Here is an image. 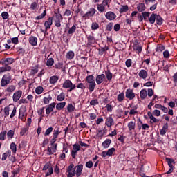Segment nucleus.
Wrapping results in <instances>:
<instances>
[{
	"label": "nucleus",
	"instance_id": "obj_1",
	"mask_svg": "<svg viewBox=\"0 0 177 177\" xmlns=\"http://www.w3.org/2000/svg\"><path fill=\"white\" fill-rule=\"evenodd\" d=\"M86 81L87 84H88V91L90 93H92L93 91H95V88L96 87V83L95 82V77L93 75H90L86 77Z\"/></svg>",
	"mask_w": 177,
	"mask_h": 177
},
{
	"label": "nucleus",
	"instance_id": "obj_2",
	"mask_svg": "<svg viewBox=\"0 0 177 177\" xmlns=\"http://www.w3.org/2000/svg\"><path fill=\"white\" fill-rule=\"evenodd\" d=\"M62 87L64 89H68V92H73V91H74L75 88H77V86L73 84V82H71V80L68 79L64 82Z\"/></svg>",
	"mask_w": 177,
	"mask_h": 177
},
{
	"label": "nucleus",
	"instance_id": "obj_3",
	"mask_svg": "<svg viewBox=\"0 0 177 177\" xmlns=\"http://www.w3.org/2000/svg\"><path fill=\"white\" fill-rule=\"evenodd\" d=\"M110 0H102V3L97 4V9L100 13H103L104 12H106V6H108V8H110Z\"/></svg>",
	"mask_w": 177,
	"mask_h": 177
},
{
	"label": "nucleus",
	"instance_id": "obj_4",
	"mask_svg": "<svg viewBox=\"0 0 177 177\" xmlns=\"http://www.w3.org/2000/svg\"><path fill=\"white\" fill-rule=\"evenodd\" d=\"M11 82L12 76L10 74H5L1 80V86H6V85H9Z\"/></svg>",
	"mask_w": 177,
	"mask_h": 177
},
{
	"label": "nucleus",
	"instance_id": "obj_5",
	"mask_svg": "<svg viewBox=\"0 0 177 177\" xmlns=\"http://www.w3.org/2000/svg\"><path fill=\"white\" fill-rule=\"evenodd\" d=\"M52 24H53V18H52V17H50L47 19V21L44 22L45 29H41V32H44V34H46V32H48V30H50Z\"/></svg>",
	"mask_w": 177,
	"mask_h": 177
},
{
	"label": "nucleus",
	"instance_id": "obj_6",
	"mask_svg": "<svg viewBox=\"0 0 177 177\" xmlns=\"http://www.w3.org/2000/svg\"><path fill=\"white\" fill-rule=\"evenodd\" d=\"M136 97V94H135V92H133V90L131 88H128L126 90L125 97L127 99H129V100H133V99H135Z\"/></svg>",
	"mask_w": 177,
	"mask_h": 177
},
{
	"label": "nucleus",
	"instance_id": "obj_7",
	"mask_svg": "<svg viewBox=\"0 0 177 177\" xmlns=\"http://www.w3.org/2000/svg\"><path fill=\"white\" fill-rule=\"evenodd\" d=\"M67 177H73L75 176V167H74V164H71L67 169Z\"/></svg>",
	"mask_w": 177,
	"mask_h": 177
},
{
	"label": "nucleus",
	"instance_id": "obj_8",
	"mask_svg": "<svg viewBox=\"0 0 177 177\" xmlns=\"http://www.w3.org/2000/svg\"><path fill=\"white\" fill-rule=\"evenodd\" d=\"M96 13V10L94 8H91L83 16V19H89L93 17Z\"/></svg>",
	"mask_w": 177,
	"mask_h": 177
},
{
	"label": "nucleus",
	"instance_id": "obj_9",
	"mask_svg": "<svg viewBox=\"0 0 177 177\" xmlns=\"http://www.w3.org/2000/svg\"><path fill=\"white\" fill-rule=\"evenodd\" d=\"M23 96V91L21 90H18L14 93L12 95V100L13 102H19L20 100V97Z\"/></svg>",
	"mask_w": 177,
	"mask_h": 177
},
{
	"label": "nucleus",
	"instance_id": "obj_10",
	"mask_svg": "<svg viewBox=\"0 0 177 177\" xmlns=\"http://www.w3.org/2000/svg\"><path fill=\"white\" fill-rule=\"evenodd\" d=\"M0 63L2 66H9L15 63V59L13 58L1 59L0 61Z\"/></svg>",
	"mask_w": 177,
	"mask_h": 177
},
{
	"label": "nucleus",
	"instance_id": "obj_11",
	"mask_svg": "<svg viewBox=\"0 0 177 177\" xmlns=\"http://www.w3.org/2000/svg\"><path fill=\"white\" fill-rule=\"evenodd\" d=\"M81 147L79 145L75 144L73 145V150L71 151V156L73 158H75L77 157V153L80 151Z\"/></svg>",
	"mask_w": 177,
	"mask_h": 177
},
{
	"label": "nucleus",
	"instance_id": "obj_12",
	"mask_svg": "<svg viewBox=\"0 0 177 177\" xmlns=\"http://www.w3.org/2000/svg\"><path fill=\"white\" fill-rule=\"evenodd\" d=\"M147 115L150 120V124H158V122H160V120L154 117V115H153L151 112H148Z\"/></svg>",
	"mask_w": 177,
	"mask_h": 177
},
{
	"label": "nucleus",
	"instance_id": "obj_13",
	"mask_svg": "<svg viewBox=\"0 0 177 177\" xmlns=\"http://www.w3.org/2000/svg\"><path fill=\"white\" fill-rule=\"evenodd\" d=\"M43 103L44 104H49L52 100V95L49 93H46L44 94Z\"/></svg>",
	"mask_w": 177,
	"mask_h": 177
},
{
	"label": "nucleus",
	"instance_id": "obj_14",
	"mask_svg": "<svg viewBox=\"0 0 177 177\" xmlns=\"http://www.w3.org/2000/svg\"><path fill=\"white\" fill-rule=\"evenodd\" d=\"M106 80V75L101 74L98 75L95 77V82L97 85H100Z\"/></svg>",
	"mask_w": 177,
	"mask_h": 177
},
{
	"label": "nucleus",
	"instance_id": "obj_15",
	"mask_svg": "<svg viewBox=\"0 0 177 177\" xmlns=\"http://www.w3.org/2000/svg\"><path fill=\"white\" fill-rule=\"evenodd\" d=\"M59 133H60L59 129L53 131V138L50 140L51 145H56L55 142H56V140H57V137L59 136Z\"/></svg>",
	"mask_w": 177,
	"mask_h": 177
},
{
	"label": "nucleus",
	"instance_id": "obj_16",
	"mask_svg": "<svg viewBox=\"0 0 177 177\" xmlns=\"http://www.w3.org/2000/svg\"><path fill=\"white\" fill-rule=\"evenodd\" d=\"M96 42L93 34L87 36V46H92Z\"/></svg>",
	"mask_w": 177,
	"mask_h": 177
},
{
	"label": "nucleus",
	"instance_id": "obj_17",
	"mask_svg": "<svg viewBox=\"0 0 177 177\" xmlns=\"http://www.w3.org/2000/svg\"><path fill=\"white\" fill-rule=\"evenodd\" d=\"M57 149V145H52L50 147H48L47 149V154H48L49 156H50L51 154H53V153H56V150Z\"/></svg>",
	"mask_w": 177,
	"mask_h": 177
},
{
	"label": "nucleus",
	"instance_id": "obj_18",
	"mask_svg": "<svg viewBox=\"0 0 177 177\" xmlns=\"http://www.w3.org/2000/svg\"><path fill=\"white\" fill-rule=\"evenodd\" d=\"M138 77H140L141 80H146V78L149 77V73H147V71L142 69L138 73Z\"/></svg>",
	"mask_w": 177,
	"mask_h": 177
},
{
	"label": "nucleus",
	"instance_id": "obj_19",
	"mask_svg": "<svg viewBox=\"0 0 177 177\" xmlns=\"http://www.w3.org/2000/svg\"><path fill=\"white\" fill-rule=\"evenodd\" d=\"M55 106H56V103L53 102L50 104L46 109V114H47V115H49V114H50V113L53 111V109H55Z\"/></svg>",
	"mask_w": 177,
	"mask_h": 177
},
{
	"label": "nucleus",
	"instance_id": "obj_20",
	"mask_svg": "<svg viewBox=\"0 0 177 177\" xmlns=\"http://www.w3.org/2000/svg\"><path fill=\"white\" fill-rule=\"evenodd\" d=\"M76 171H75V175L77 177L81 176L82 174V169H84V165H78L75 167Z\"/></svg>",
	"mask_w": 177,
	"mask_h": 177
},
{
	"label": "nucleus",
	"instance_id": "obj_21",
	"mask_svg": "<svg viewBox=\"0 0 177 177\" xmlns=\"http://www.w3.org/2000/svg\"><path fill=\"white\" fill-rule=\"evenodd\" d=\"M105 17L106 19H107V20H115V17H117V15H115V14L111 11L107 12L105 15Z\"/></svg>",
	"mask_w": 177,
	"mask_h": 177
},
{
	"label": "nucleus",
	"instance_id": "obj_22",
	"mask_svg": "<svg viewBox=\"0 0 177 177\" xmlns=\"http://www.w3.org/2000/svg\"><path fill=\"white\" fill-rule=\"evenodd\" d=\"M105 124L108 128H110L111 127H113L114 125V120L113 119V117L109 116L106 119Z\"/></svg>",
	"mask_w": 177,
	"mask_h": 177
},
{
	"label": "nucleus",
	"instance_id": "obj_23",
	"mask_svg": "<svg viewBox=\"0 0 177 177\" xmlns=\"http://www.w3.org/2000/svg\"><path fill=\"white\" fill-rule=\"evenodd\" d=\"M29 44H30L32 46H37L38 44V39L34 36H30L29 37Z\"/></svg>",
	"mask_w": 177,
	"mask_h": 177
},
{
	"label": "nucleus",
	"instance_id": "obj_24",
	"mask_svg": "<svg viewBox=\"0 0 177 177\" xmlns=\"http://www.w3.org/2000/svg\"><path fill=\"white\" fill-rule=\"evenodd\" d=\"M3 66L0 67V74L3 73H6L8 71H10L12 70V67L10 66L2 65Z\"/></svg>",
	"mask_w": 177,
	"mask_h": 177
},
{
	"label": "nucleus",
	"instance_id": "obj_25",
	"mask_svg": "<svg viewBox=\"0 0 177 177\" xmlns=\"http://www.w3.org/2000/svg\"><path fill=\"white\" fill-rule=\"evenodd\" d=\"M140 97L142 100H145L147 97V90L143 88L140 91Z\"/></svg>",
	"mask_w": 177,
	"mask_h": 177
},
{
	"label": "nucleus",
	"instance_id": "obj_26",
	"mask_svg": "<svg viewBox=\"0 0 177 177\" xmlns=\"http://www.w3.org/2000/svg\"><path fill=\"white\" fill-rule=\"evenodd\" d=\"M15 91H16V86L10 85L6 88L5 92H7V93H13Z\"/></svg>",
	"mask_w": 177,
	"mask_h": 177
},
{
	"label": "nucleus",
	"instance_id": "obj_27",
	"mask_svg": "<svg viewBox=\"0 0 177 177\" xmlns=\"http://www.w3.org/2000/svg\"><path fill=\"white\" fill-rule=\"evenodd\" d=\"M139 122H140V124L138 123V128H139V129H140L142 128V129L144 131H146V130L149 129V128H150V126H149V124H143L142 120H139Z\"/></svg>",
	"mask_w": 177,
	"mask_h": 177
},
{
	"label": "nucleus",
	"instance_id": "obj_28",
	"mask_svg": "<svg viewBox=\"0 0 177 177\" xmlns=\"http://www.w3.org/2000/svg\"><path fill=\"white\" fill-rule=\"evenodd\" d=\"M110 145H111V140L106 139L102 143V146L104 149H109L110 147Z\"/></svg>",
	"mask_w": 177,
	"mask_h": 177
},
{
	"label": "nucleus",
	"instance_id": "obj_29",
	"mask_svg": "<svg viewBox=\"0 0 177 177\" xmlns=\"http://www.w3.org/2000/svg\"><path fill=\"white\" fill-rule=\"evenodd\" d=\"M168 132V123H166L160 129V133L162 136H164Z\"/></svg>",
	"mask_w": 177,
	"mask_h": 177
},
{
	"label": "nucleus",
	"instance_id": "obj_30",
	"mask_svg": "<svg viewBox=\"0 0 177 177\" xmlns=\"http://www.w3.org/2000/svg\"><path fill=\"white\" fill-rule=\"evenodd\" d=\"M66 113H73V111H75V106L73 105V104H68L66 106Z\"/></svg>",
	"mask_w": 177,
	"mask_h": 177
},
{
	"label": "nucleus",
	"instance_id": "obj_31",
	"mask_svg": "<svg viewBox=\"0 0 177 177\" xmlns=\"http://www.w3.org/2000/svg\"><path fill=\"white\" fill-rule=\"evenodd\" d=\"M104 136V131L103 130H97L95 139H102Z\"/></svg>",
	"mask_w": 177,
	"mask_h": 177
},
{
	"label": "nucleus",
	"instance_id": "obj_32",
	"mask_svg": "<svg viewBox=\"0 0 177 177\" xmlns=\"http://www.w3.org/2000/svg\"><path fill=\"white\" fill-rule=\"evenodd\" d=\"M127 127L129 131H133L136 128V122L135 121H131L128 123Z\"/></svg>",
	"mask_w": 177,
	"mask_h": 177
},
{
	"label": "nucleus",
	"instance_id": "obj_33",
	"mask_svg": "<svg viewBox=\"0 0 177 177\" xmlns=\"http://www.w3.org/2000/svg\"><path fill=\"white\" fill-rule=\"evenodd\" d=\"M57 81H59V76H57V75L51 76L49 80L50 84H51L53 85H55V84H56V82H57Z\"/></svg>",
	"mask_w": 177,
	"mask_h": 177
},
{
	"label": "nucleus",
	"instance_id": "obj_34",
	"mask_svg": "<svg viewBox=\"0 0 177 177\" xmlns=\"http://www.w3.org/2000/svg\"><path fill=\"white\" fill-rule=\"evenodd\" d=\"M105 75L108 81H111L113 80V73L110 71L109 69L105 71Z\"/></svg>",
	"mask_w": 177,
	"mask_h": 177
},
{
	"label": "nucleus",
	"instance_id": "obj_35",
	"mask_svg": "<svg viewBox=\"0 0 177 177\" xmlns=\"http://www.w3.org/2000/svg\"><path fill=\"white\" fill-rule=\"evenodd\" d=\"M52 19H53L54 21H62L63 20V17H62V14L55 12Z\"/></svg>",
	"mask_w": 177,
	"mask_h": 177
},
{
	"label": "nucleus",
	"instance_id": "obj_36",
	"mask_svg": "<svg viewBox=\"0 0 177 177\" xmlns=\"http://www.w3.org/2000/svg\"><path fill=\"white\" fill-rule=\"evenodd\" d=\"M138 12H145L146 10V6L143 3H140L137 6Z\"/></svg>",
	"mask_w": 177,
	"mask_h": 177
},
{
	"label": "nucleus",
	"instance_id": "obj_37",
	"mask_svg": "<svg viewBox=\"0 0 177 177\" xmlns=\"http://www.w3.org/2000/svg\"><path fill=\"white\" fill-rule=\"evenodd\" d=\"M117 100L120 103L124 102V100H125V94L124 93H120L117 97Z\"/></svg>",
	"mask_w": 177,
	"mask_h": 177
},
{
	"label": "nucleus",
	"instance_id": "obj_38",
	"mask_svg": "<svg viewBox=\"0 0 177 177\" xmlns=\"http://www.w3.org/2000/svg\"><path fill=\"white\" fill-rule=\"evenodd\" d=\"M163 21H164V19H162V17H161V16L156 14V22L158 24V26H161Z\"/></svg>",
	"mask_w": 177,
	"mask_h": 177
},
{
	"label": "nucleus",
	"instance_id": "obj_39",
	"mask_svg": "<svg viewBox=\"0 0 177 177\" xmlns=\"http://www.w3.org/2000/svg\"><path fill=\"white\" fill-rule=\"evenodd\" d=\"M157 14L152 13L149 19V21L150 24H154L156 23V18Z\"/></svg>",
	"mask_w": 177,
	"mask_h": 177
},
{
	"label": "nucleus",
	"instance_id": "obj_40",
	"mask_svg": "<svg viewBox=\"0 0 177 177\" xmlns=\"http://www.w3.org/2000/svg\"><path fill=\"white\" fill-rule=\"evenodd\" d=\"M133 49L135 50L137 53H140L142 52V46L138 44H134L133 46Z\"/></svg>",
	"mask_w": 177,
	"mask_h": 177
},
{
	"label": "nucleus",
	"instance_id": "obj_41",
	"mask_svg": "<svg viewBox=\"0 0 177 177\" xmlns=\"http://www.w3.org/2000/svg\"><path fill=\"white\" fill-rule=\"evenodd\" d=\"M66 103L65 102H59L56 105V109L57 110H62L66 107Z\"/></svg>",
	"mask_w": 177,
	"mask_h": 177
},
{
	"label": "nucleus",
	"instance_id": "obj_42",
	"mask_svg": "<svg viewBox=\"0 0 177 177\" xmlns=\"http://www.w3.org/2000/svg\"><path fill=\"white\" fill-rule=\"evenodd\" d=\"M75 54L73 51H68L66 55V58L68 59V60H73L74 59Z\"/></svg>",
	"mask_w": 177,
	"mask_h": 177
},
{
	"label": "nucleus",
	"instance_id": "obj_43",
	"mask_svg": "<svg viewBox=\"0 0 177 177\" xmlns=\"http://www.w3.org/2000/svg\"><path fill=\"white\" fill-rule=\"evenodd\" d=\"M106 153L109 157H112V156H114V153H115V148H110L106 151Z\"/></svg>",
	"mask_w": 177,
	"mask_h": 177
},
{
	"label": "nucleus",
	"instance_id": "obj_44",
	"mask_svg": "<svg viewBox=\"0 0 177 177\" xmlns=\"http://www.w3.org/2000/svg\"><path fill=\"white\" fill-rule=\"evenodd\" d=\"M39 8V6L38 5L37 2H32L30 5V9L31 10H37Z\"/></svg>",
	"mask_w": 177,
	"mask_h": 177
},
{
	"label": "nucleus",
	"instance_id": "obj_45",
	"mask_svg": "<svg viewBox=\"0 0 177 177\" xmlns=\"http://www.w3.org/2000/svg\"><path fill=\"white\" fill-rule=\"evenodd\" d=\"M54 68H56L57 70H62V71H64V68H63L62 62H59L58 64H56L54 66Z\"/></svg>",
	"mask_w": 177,
	"mask_h": 177
},
{
	"label": "nucleus",
	"instance_id": "obj_46",
	"mask_svg": "<svg viewBox=\"0 0 177 177\" xmlns=\"http://www.w3.org/2000/svg\"><path fill=\"white\" fill-rule=\"evenodd\" d=\"M66 99V95H64V93H61L59 95L57 96V100L58 102H63Z\"/></svg>",
	"mask_w": 177,
	"mask_h": 177
},
{
	"label": "nucleus",
	"instance_id": "obj_47",
	"mask_svg": "<svg viewBox=\"0 0 177 177\" xmlns=\"http://www.w3.org/2000/svg\"><path fill=\"white\" fill-rule=\"evenodd\" d=\"M10 150H12V153H14V154H16V151H17V147L16 145V143L12 142L10 144Z\"/></svg>",
	"mask_w": 177,
	"mask_h": 177
},
{
	"label": "nucleus",
	"instance_id": "obj_48",
	"mask_svg": "<svg viewBox=\"0 0 177 177\" xmlns=\"http://www.w3.org/2000/svg\"><path fill=\"white\" fill-rule=\"evenodd\" d=\"M44 92V87L39 86L35 88V93L41 95Z\"/></svg>",
	"mask_w": 177,
	"mask_h": 177
},
{
	"label": "nucleus",
	"instance_id": "obj_49",
	"mask_svg": "<svg viewBox=\"0 0 177 177\" xmlns=\"http://www.w3.org/2000/svg\"><path fill=\"white\" fill-rule=\"evenodd\" d=\"M6 133H7L6 130H4L0 133V140L3 142V140L6 139Z\"/></svg>",
	"mask_w": 177,
	"mask_h": 177
},
{
	"label": "nucleus",
	"instance_id": "obj_50",
	"mask_svg": "<svg viewBox=\"0 0 177 177\" xmlns=\"http://www.w3.org/2000/svg\"><path fill=\"white\" fill-rule=\"evenodd\" d=\"M128 6H121L120 8V13H124L125 12H128L129 10Z\"/></svg>",
	"mask_w": 177,
	"mask_h": 177
},
{
	"label": "nucleus",
	"instance_id": "obj_51",
	"mask_svg": "<svg viewBox=\"0 0 177 177\" xmlns=\"http://www.w3.org/2000/svg\"><path fill=\"white\" fill-rule=\"evenodd\" d=\"M53 64H55V60L53 59V58H49L46 62L47 67H52Z\"/></svg>",
	"mask_w": 177,
	"mask_h": 177
},
{
	"label": "nucleus",
	"instance_id": "obj_52",
	"mask_svg": "<svg viewBox=\"0 0 177 177\" xmlns=\"http://www.w3.org/2000/svg\"><path fill=\"white\" fill-rule=\"evenodd\" d=\"M166 161H167L168 165L170 168H174V165H172L174 162H175L174 159L166 158Z\"/></svg>",
	"mask_w": 177,
	"mask_h": 177
},
{
	"label": "nucleus",
	"instance_id": "obj_53",
	"mask_svg": "<svg viewBox=\"0 0 177 177\" xmlns=\"http://www.w3.org/2000/svg\"><path fill=\"white\" fill-rule=\"evenodd\" d=\"M100 26L97 22H92L91 24V30L93 31H95V30H97L99 28Z\"/></svg>",
	"mask_w": 177,
	"mask_h": 177
},
{
	"label": "nucleus",
	"instance_id": "obj_54",
	"mask_svg": "<svg viewBox=\"0 0 177 177\" xmlns=\"http://www.w3.org/2000/svg\"><path fill=\"white\" fill-rule=\"evenodd\" d=\"M165 50V46L162 44H158L156 47V52H162Z\"/></svg>",
	"mask_w": 177,
	"mask_h": 177
},
{
	"label": "nucleus",
	"instance_id": "obj_55",
	"mask_svg": "<svg viewBox=\"0 0 177 177\" xmlns=\"http://www.w3.org/2000/svg\"><path fill=\"white\" fill-rule=\"evenodd\" d=\"M46 16V10H44L43 13L35 17V20H41L44 17Z\"/></svg>",
	"mask_w": 177,
	"mask_h": 177
},
{
	"label": "nucleus",
	"instance_id": "obj_56",
	"mask_svg": "<svg viewBox=\"0 0 177 177\" xmlns=\"http://www.w3.org/2000/svg\"><path fill=\"white\" fill-rule=\"evenodd\" d=\"M13 136H15V131L13 130H9L7 132V137L9 139H12Z\"/></svg>",
	"mask_w": 177,
	"mask_h": 177
},
{
	"label": "nucleus",
	"instance_id": "obj_57",
	"mask_svg": "<svg viewBox=\"0 0 177 177\" xmlns=\"http://www.w3.org/2000/svg\"><path fill=\"white\" fill-rule=\"evenodd\" d=\"M30 128L29 127H23L22 129H21V131H20V136H23L26 132H28V129Z\"/></svg>",
	"mask_w": 177,
	"mask_h": 177
},
{
	"label": "nucleus",
	"instance_id": "obj_58",
	"mask_svg": "<svg viewBox=\"0 0 177 177\" xmlns=\"http://www.w3.org/2000/svg\"><path fill=\"white\" fill-rule=\"evenodd\" d=\"M52 132H53V127L48 128L44 133V136H48V135H50Z\"/></svg>",
	"mask_w": 177,
	"mask_h": 177
},
{
	"label": "nucleus",
	"instance_id": "obj_59",
	"mask_svg": "<svg viewBox=\"0 0 177 177\" xmlns=\"http://www.w3.org/2000/svg\"><path fill=\"white\" fill-rule=\"evenodd\" d=\"M77 30V26L75 25H73L71 28L68 30V34H74L75 32V30Z\"/></svg>",
	"mask_w": 177,
	"mask_h": 177
},
{
	"label": "nucleus",
	"instance_id": "obj_60",
	"mask_svg": "<svg viewBox=\"0 0 177 177\" xmlns=\"http://www.w3.org/2000/svg\"><path fill=\"white\" fill-rule=\"evenodd\" d=\"M154 95V90L153 88H148L147 91V96L148 95L149 97H151Z\"/></svg>",
	"mask_w": 177,
	"mask_h": 177
},
{
	"label": "nucleus",
	"instance_id": "obj_61",
	"mask_svg": "<svg viewBox=\"0 0 177 177\" xmlns=\"http://www.w3.org/2000/svg\"><path fill=\"white\" fill-rule=\"evenodd\" d=\"M76 88H77V89H81L82 91H85L86 87H85V85H84V83H79L77 85Z\"/></svg>",
	"mask_w": 177,
	"mask_h": 177
},
{
	"label": "nucleus",
	"instance_id": "obj_62",
	"mask_svg": "<svg viewBox=\"0 0 177 177\" xmlns=\"http://www.w3.org/2000/svg\"><path fill=\"white\" fill-rule=\"evenodd\" d=\"M98 104L99 101L97 100V99H93L90 102L91 106H97Z\"/></svg>",
	"mask_w": 177,
	"mask_h": 177
},
{
	"label": "nucleus",
	"instance_id": "obj_63",
	"mask_svg": "<svg viewBox=\"0 0 177 177\" xmlns=\"http://www.w3.org/2000/svg\"><path fill=\"white\" fill-rule=\"evenodd\" d=\"M105 109H106L109 113H111V111H113V106L111 105V104H107L105 106Z\"/></svg>",
	"mask_w": 177,
	"mask_h": 177
},
{
	"label": "nucleus",
	"instance_id": "obj_64",
	"mask_svg": "<svg viewBox=\"0 0 177 177\" xmlns=\"http://www.w3.org/2000/svg\"><path fill=\"white\" fill-rule=\"evenodd\" d=\"M125 64L126 66L129 68L131 67V66H132V59H128L126 62H125Z\"/></svg>",
	"mask_w": 177,
	"mask_h": 177
}]
</instances>
